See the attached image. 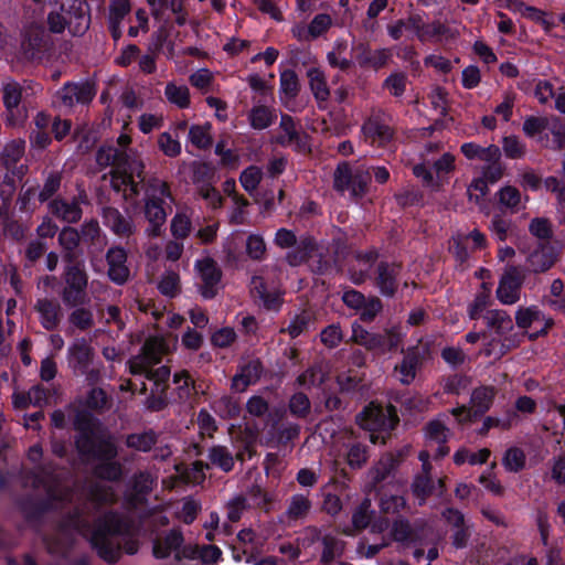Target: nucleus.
Instances as JSON below:
<instances>
[{"instance_id":"052dcab7","label":"nucleus","mask_w":565,"mask_h":565,"mask_svg":"<svg viewBox=\"0 0 565 565\" xmlns=\"http://www.w3.org/2000/svg\"><path fill=\"white\" fill-rule=\"evenodd\" d=\"M526 457L524 451L518 447L509 448L502 459V463L508 471L519 472L525 467Z\"/></svg>"},{"instance_id":"473e14b6","label":"nucleus","mask_w":565,"mask_h":565,"mask_svg":"<svg viewBox=\"0 0 565 565\" xmlns=\"http://www.w3.org/2000/svg\"><path fill=\"white\" fill-rule=\"evenodd\" d=\"M516 345V342L512 338L498 335L487 342L481 353L498 361Z\"/></svg>"},{"instance_id":"a18cd8bd","label":"nucleus","mask_w":565,"mask_h":565,"mask_svg":"<svg viewBox=\"0 0 565 565\" xmlns=\"http://www.w3.org/2000/svg\"><path fill=\"white\" fill-rule=\"evenodd\" d=\"M300 90V83L292 70H285L280 74V96L285 102L294 99Z\"/></svg>"},{"instance_id":"bf43d9fd","label":"nucleus","mask_w":565,"mask_h":565,"mask_svg":"<svg viewBox=\"0 0 565 565\" xmlns=\"http://www.w3.org/2000/svg\"><path fill=\"white\" fill-rule=\"evenodd\" d=\"M158 289L163 296L175 297L181 290L179 274L173 270L166 271L158 282Z\"/></svg>"},{"instance_id":"37998d69","label":"nucleus","mask_w":565,"mask_h":565,"mask_svg":"<svg viewBox=\"0 0 565 565\" xmlns=\"http://www.w3.org/2000/svg\"><path fill=\"white\" fill-rule=\"evenodd\" d=\"M118 449L113 436L102 435L97 437L96 447L94 448L90 459L113 460L117 457Z\"/></svg>"},{"instance_id":"6e6d98bb","label":"nucleus","mask_w":565,"mask_h":565,"mask_svg":"<svg viewBox=\"0 0 565 565\" xmlns=\"http://www.w3.org/2000/svg\"><path fill=\"white\" fill-rule=\"evenodd\" d=\"M288 408L292 416L306 418L311 412V402L305 393L297 392L289 398Z\"/></svg>"},{"instance_id":"c756f323","label":"nucleus","mask_w":565,"mask_h":565,"mask_svg":"<svg viewBox=\"0 0 565 565\" xmlns=\"http://www.w3.org/2000/svg\"><path fill=\"white\" fill-rule=\"evenodd\" d=\"M159 435L153 429H147L139 433H131L126 436L125 444L127 448L149 452L158 443Z\"/></svg>"},{"instance_id":"20e7f679","label":"nucleus","mask_w":565,"mask_h":565,"mask_svg":"<svg viewBox=\"0 0 565 565\" xmlns=\"http://www.w3.org/2000/svg\"><path fill=\"white\" fill-rule=\"evenodd\" d=\"M52 41L46 31L35 24L26 26L22 32L20 53L24 60L32 61L50 50Z\"/></svg>"},{"instance_id":"0eeeda50","label":"nucleus","mask_w":565,"mask_h":565,"mask_svg":"<svg viewBox=\"0 0 565 565\" xmlns=\"http://www.w3.org/2000/svg\"><path fill=\"white\" fill-rule=\"evenodd\" d=\"M195 269L200 277V294L204 299H212L217 295L222 271L216 262L210 257L195 263Z\"/></svg>"},{"instance_id":"4be33fe9","label":"nucleus","mask_w":565,"mask_h":565,"mask_svg":"<svg viewBox=\"0 0 565 565\" xmlns=\"http://www.w3.org/2000/svg\"><path fill=\"white\" fill-rule=\"evenodd\" d=\"M157 483V476L149 471H138L131 478L134 493L128 497V504L136 508L153 490Z\"/></svg>"},{"instance_id":"f03ea898","label":"nucleus","mask_w":565,"mask_h":565,"mask_svg":"<svg viewBox=\"0 0 565 565\" xmlns=\"http://www.w3.org/2000/svg\"><path fill=\"white\" fill-rule=\"evenodd\" d=\"M132 523L116 512H107L95 522L90 543L99 557L108 563H116L122 548L134 555L139 550L138 540L131 537Z\"/></svg>"},{"instance_id":"6ab92c4d","label":"nucleus","mask_w":565,"mask_h":565,"mask_svg":"<svg viewBox=\"0 0 565 565\" xmlns=\"http://www.w3.org/2000/svg\"><path fill=\"white\" fill-rule=\"evenodd\" d=\"M184 536L180 529H171L163 535L158 536L152 544V555L158 559L168 558L183 545Z\"/></svg>"},{"instance_id":"79ce46f5","label":"nucleus","mask_w":565,"mask_h":565,"mask_svg":"<svg viewBox=\"0 0 565 565\" xmlns=\"http://www.w3.org/2000/svg\"><path fill=\"white\" fill-rule=\"evenodd\" d=\"M171 198L169 184L157 177H151L145 181V199L143 201H164Z\"/></svg>"},{"instance_id":"774afa93","label":"nucleus","mask_w":565,"mask_h":565,"mask_svg":"<svg viewBox=\"0 0 565 565\" xmlns=\"http://www.w3.org/2000/svg\"><path fill=\"white\" fill-rule=\"evenodd\" d=\"M352 171L347 162H341L338 164L334 173H333V186L339 192H344L350 189V184L352 181Z\"/></svg>"},{"instance_id":"9b49d317","label":"nucleus","mask_w":565,"mask_h":565,"mask_svg":"<svg viewBox=\"0 0 565 565\" xmlns=\"http://www.w3.org/2000/svg\"><path fill=\"white\" fill-rule=\"evenodd\" d=\"M105 257L108 266V278L117 285L126 284L130 276V270L127 266L128 254L126 249L117 245L111 246L106 252Z\"/></svg>"},{"instance_id":"f704fd0d","label":"nucleus","mask_w":565,"mask_h":565,"mask_svg":"<svg viewBox=\"0 0 565 565\" xmlns=\"http://www.w3.org/2000/svg\"><path fill=\"white\" fill-rule=\"evenodd\" d=\"M316 249V242L312 237H303L296 244V248L288 252L286 260L290 266H299L307 262L313 250Z\"/></svg>"},{"instance_id":"1a4fd4ad","label":"nucleus","mask_w":565,"mask_h":565,"mask_svg":"<svg viewBox=\"0 0 565 565\" xmlns=\"http://www.w3.org/2000/svg\"><path fill=\"white\" fill-rule=\"evenodd\" d=\"M79 231L72 226H64L57 235V243L62 252V258L65 265L84 263L82 259L83 249L81 247Z\"/></svg>"},{"instance_id":"72a5a7b5","label":"nucleus","mask_w":565,"mask_h":565,"mask_svg":"<svg viewBox=\"0 0 565 565\" xmlns=\"http://www.w3.org/2000/svg\"><path fill=\"white\" fill-rule=\"evenodd\" d=\"M352 341L365 347L367 350L381 349L385 345V337L379 333H371L360 324L352 326Z\"/></svg>"},{"instance_id":"412c9836","label":"nucleus","mask_w":565,"mask_h":565,"mask_svg":"<svg viewBox=\"0 0 565 565\" xmlns=\"http://www.w3.org/2000/svg\"><path fill=\"white\" fill-rule=\"evenodd\" d=\"M262 373L263 364L259 360L247 361L232 379V388L241 393L246 391L249 385L259 381Z\"/></svg>"},{"instance_id":"603ef678","label":"nucleus","mask_w":565,"mask_h":565,"mask_svg":"<svg viewBox=\"0 0 565 565\" xmlns=\"http://www.w3.org/2000/svg\"><path fill=\"white\" fill-rule=\"evenodd\" d=\"M497 196L499 204L502 207H505L511 213L519 211L521 205V193L516 188L512 185H505L499 190Z\"/></svg>"},{"instance_id":"0e129e2a","label":"nucleus","mask_w":565,"mask_h":565,"mask_svg":"<svg viewBox=\"0 0 565 565\" xmlns=\"http://www.w3.org/2000/svg\"><path fill=\"white\" fill-rule=\"evenodd\" d=\"M369 459V451L365 445L352 444L347 454V462L352 469H361Z\"/></svg>"},{"instance_id":"c85d7f7f","label":"nucleus","mask_w":565,"mask_h":565,"mask_svg":"<svg viewBox=\"0 0 565 565\" xmlns=\"http://www.w3.org/2000/svg\"><path fill=\"white\" fill-rule=\"evenodd\" d=\"M461 152L469 160L478 159L484 162L499 161L501 158L500 148L495 145L481 147L473 142H467L461 146Z\"/></svg>"},{"instance_id":"2eb2a0df","label":"nucleus","mask_w":565,"mask_h":565,"mask_svg":"<svg viewBox=\"0 0 565 565\" xmlns=\"http://www.w3.org/2000/svg\"><path fill=\"white\" fill-rule=\"evenodd\" d=\"M250 295L259 306L269 311L279 310L284 301L281 292L277 288H268L260 276L252 277Z\"/></svg>"},{"instance_id":"aec40b11","label":"nucleus","mask_w":565,"mask_h":565,"mask_svg":"<svg viewBox=\"0 0 565 565\" xmlns=\"http://www.w3.org/2000/svg\"><path fill=\"white\" fill-rule=\"evenodd\" d=\"M412 31H414L417 38L422 41H428L433 38L446 36L455 38L456 34L450 31L444 23L434 21L433 23L425 24L419 14L411 15Z\"/></svg>"},{"instance_id":"f3484780","label":"nucleus","mask_w":565,"mask_h":565,"mask_svg":"<svg viewBox=\"0 0 565 565\" xmlns=\"http://www.w3.org/2000/svg\"><path fill=\"white\" fill-rule=\"evenodd\" d=\"M79 199L84 200L86 195L79 194L78 198L73 199L71 202L56 198L49 202V210L58 220L68 224H75L81 221L83 215Z\"/></svg>"},{"instance_id":"ea45409f","label":"nucleus","mask_w":565,"mask_h":565,"mask_svg":"<svg viewBox=\"0 0 565 565\" xmlns=\"http://www.w3.org/2000/svg\"><path fill=\"white\" fill-rule=\"evenodd\" d=\"M279 128L281 130V134L277 138L279 143L284 146H301L302 137L297 131L295 121L289 115L281 116Z\"/></svg>"},{"instance_id":"2f4dec72","label":"nucleus","mask_w":565,"mask_h":565,"mask_svg":"<svg viewBox=\"0 0 565 565\" xmlns=\"http://www.w3.org/2000/svg\"><path fill=\"white\" fill-rule=\"evenodd\" d=\"M207 459L211 467H217L223 472H230L234 468V455L223 445H214L207 450Z\"/></svg>"},{"instance_id":"7ed1b4c3","label":"nucleus","mask_w":565,"mask_h":565,"mask_svg":"<svg viewBox=\"0 0 565 565\" xmlns=\"http://www.w3.org/2000/svg\"><path fill=\"white\" fill-rule=\"evenodd\" d=\"M398 422L399 418L393 405L383 407L374 402L365 406L355 417V423L369 431H390Z\"/></svg>"},{"instance_id":"e2e57ef3","label":"nucleus","mask_w":565,"mask_h":565,"mask_svg":"<svg viewBox=\"0 0 565 565\" xmlns=\"http://www.w3.org/2000/svg\"><path fill=\"white\" fill-rule=\"evenodd\" d=\"M516 418L518 415L515 413L508 414L504 418L488 416L483 419L482 426L478 430V434L484 436L491 428H501L503 430H508L512 427Z\"/></svg>"},{"instance_id":"de8ad7c7","label":"nucleus","mask_w":565,"mask_h":565,"mask_svg":"<svg viewBox=\"0 0 565 565\" xmlns=\"http://www.w3.org/2000/svg\"><path fill=\"white\" fill-rule=\"evenodd\" d=\"M73 311L68 315V323L79 331H87L94 327L93 311L84 305L73 307Z\"/></svg>"},{"instance_id":"3c124183","label":"nucleus","mask_w":565,"mask_h":565,"mask_svg":"<svg viewBox=\"0 0 565 565\" xmlns=\"http://www.w3.org/2000/svg\"><path fill=\"white\" fill-rule=\"evenodd\" d=\"M189 140L199 149H206L212 146L211 125H193L189 129Z\"/></svg>"},{"instance_id":"58836bf2","label":"nucleus","mask_w":565,"mask_h":565,"mask_svg":"<svg viewBox=\"0 0 565 565\" xmlns=\"http://www.w3.org/2000/svg\"><path fill=\"white\" fill-rule=\"evenodd\" d=\"M307 76L309 78L310 89L316 99L319 102H327L330 96V90L323 72L319 68L312 67L308 70Z\"/></svg>"},{"instance_id":"9d476101","label":"nucleus","mask_w":565,"mask_h":565,"mask_svg":"<svg viewBox=\"0 0 565 565\" xmlns=\"http://www.w3.org/2000/svg\"><path fill=\"white\" fill-rule=\"evenodd\" d=\"M33 310L36 312L41 326L46 331L56 330L64 317L61 303L54 298H38L34 302Z\"/></svg>"},{"instance_id":"338daca9","label":"nucleus","mask_w":565,"mask_h":565,"mask_svg":"<svg viewBox=\"0 0 565 565\" xmlns=\"http://www.w3.org/2000/svg\"><path fill=\"white\" fill-rule=\"evenodd\" d=\"M371 518V500L364 499L352 514V524L356 530H363L369 526Z\"/></svg>"},{"instance_id":"393cba45","label":"nucleus","mask_w":565,"mask_h":565,"mask_svg":"<svg viewBox=\"0 0 565 565\" xmlns=\"http://www.w3.org/2000/svg\"><path fill=\"white\" fill-rule=\"evenodd\" d=\"M556 260V250L545 243L540 244V246L527 256V263L533 273L547 271L550 268L554 266Z\"/></svg>"},{"instance_id":"39448f33","label":"nucleus","mask_w":565,"mask_h":565,"mask_svg":"<svg viewBox=\"0 0 565 565\" xmlns=\"http://www.w3.org/2000/svg\"><path fill=\"white\" fill-rule=\"evenodd\" d=\"M525 277L524 268L513 265L508 266L499 281L498 299L504 305L515 303L520 299V291Z\"/></svg>"},{"instance_id":"7c9ffc66","label":"nucleus","mask_w":565,"mask_h":565,"mask_svg":"<svg viewBox=\"0 0 565 565\" xmlns=\"http://www.w3.org/2000/svg\"><path fill=\"white\" fill-rule=\"evenodd\" d=\"M329 373L323 363H315L309 366L296 379V383L299 386L310 388L312 386H320L328 380Z\"/></svg>"},{"instance_id":"5fc2aeb1","label":"nucleus","mask_w":565,"mask_h":565,"mask_svg":"<svg viewBox=\"0 0 565 565\" xmlns=\"http://www.w3.org/2000/svg\"><path fill=\"white\" fill-rule=\"evenodd\" d=\"M238 542L243 545L242 553L246 557V562L253 561L260 552L255 544L256 534L252 529H244L237 534Z\"/></svg>"},{"instance_id":"dca6fc26","label":"nucleus","mask_w":565,"mask_h":565,"mask_svg":"<svg viewBox=\"0 0 565 565\" xmlns=\"http://www.w3.org/2000/svg\"><path fill=\"white\" fill-rule=\"evenodd\" d=\"M104 224L117 236L128 238L136 232L131 216L121 213L114 206H106L102 213Z\"/></svg>"},{"instance_id":"4d7b16f0","label":"nucleus","mask_w":565,"mask_h":565,"mask_svg":"<svg viewBox=\"0 0 565 565\" xmlns=\"http://www.w3.org/2000/svg\"><path fill=\"white\" fill-rule=\"evenodd\" d=\"M435 490V483L431 477H426V475H417L414 478L412 483L413 494L419 499L420 504H423L428 497L433 494Z\"/></svg>"},{"instance_id":"cd10ccee","label":"nucleus","mask_w":565,"mask_h":565,"mask_svg":"<svg viewBox=\"0 0 565 565\" xmlns=\"http://www.w3.org/2000/svg\"><path fill=\"white\" fill-rule=\"evenodd\" d=\"M64 287L87 291L88 274L84 263L67 264L63 271Z\"/></svg>"},{"instance_id":"a878e982","label":"nucleus","mask_w":565,"mask_h":565,"mask_svg":"<svg viewBox=\"0 0 565 565\" xmlns=\"http://www.w3.org/2000/svg\"><path fill=\"white\" fill-rule=\"evenodd\" d=\"M164 201H145V216L149 222L147 233L151 237L160 235L161 227L166 223L167 212L163 207Z\"/></svg>"},{"instance_id":"5701e85b","label":"nucleus","mask_w":565,"mask_h":565,"mask_svg":"<svg viewBox=\"0 0 565 565\" xmlns=\"http://www.w3.org/2000/svg\"><path fill=\"white\" fill-rule=\"evenodd\" d=\"M356 50L359 51L356 61L363 68H372L377 71L384 67L392 57V52L390 49H379L373 51L366 44H359Z\"/></svg>"},{"instance_id":"a19ab883","label":"nucleus","mask_w":565,"mask_h":565,"mask_svg":"<svg viewBox=\"0 0 565 565\" xmlns=\"http://www.w3.org/2000/svg\"><path fill=\"white\" fill-rule=\"evenodd\" d=\"M164 96L170 104L185 109L190 106V90L186 85H178L175 82H169L164 88Z\"/></svg>"},{"instance_id":"e433bc0d","label":"nucleus","mask_w":565,"mask_h":565,"mask_svg":"<svg viewBox=\"0 0 565 565\" xmlns=\"http://www.w3.org/2000/svg\"><path fill=\"white\" fill-rule=\"evenodd\" d=\"M117 494L113 487L94 482L88 489V500L96 505H111L117 502Z\"/></svg>"},{"instance_id":"423d86ee","label":"nucleus","mask_w":565,"mask_h":565,"mask_svg":"<svg viewBox=\"0 0 565 565\" xmlns=\"http://www.w3.org/2000/svg\"><path fill=\"white\" fill-rule=\"evenodd\" d=\"M404 352V358L394 369L398 381L404 385H409L416 377L417 370L422 365V361L428 353L427 344L418 341L416 345L409 347Z\"/></svg>"},{"instance_id":"4c0bfd02","label":"nucleus","mask_w":565,"mask_h":565,"mask_svg":"<svg viewBox=\"0 0 565 565\" xmlns=\"http://www.w3.org/2000/svg\"><path fill=\"white\" fill-rule=\"evenodd\" d=\"M398 461L392 454L384 455L369 471L373 484L385 480L397 467Z\"/></svg>"},{"instance_id":"8fccbe9b","label":"nucleus","mask_w":565,"mask_h":565,"mask_svg":"<svg viewBox=\"0 0 565 565\" xmlns=\"http://www.w3.org/2000/svg\"><path fill=\"white\" fill-rule=\"evenodd\" d=\"M94 468V475L103 480L119 481L122 477V465L116 460H103Z\"/></svg>"},{"instance_id":"b1692460","label":"nucleus","mask_w":565,"mask_h":565,"mask_svg":"<svg viewBox=\"0 0 565 565\" xmlns=\"http://www.w3.org/2000/svg\"><path fill=\"white\" fill-rule=\"evenodd\" d=\"M425 433L430 441L438 444L434 456L436 459H441L448 455L449 448L445 444L448 440L450 430L440 417L428 422L425 426Z\"/></svg>"},{"instance_id":"ddd939ff","label":"nucleus","mask_w":565,"mask_h":565,"mask_svg":"<svg viewBox=\"0 0 565 565\" xmlns=\"http://www.w3.org/2000/svg\"><path fill=\"white\" fill-rule=\"evenodd\" d=\"M402 266L394 262H381L376 266L374 284L385 297H393L398 287Z\"/></svg>"},{"instance_id":"13d9d810","label":"nucleus","mask_w":565,"mask_h":565,"mask_svg":"<svg viewBox=\"0 0 565 565\" xmlns=\"http://www.w3.org/2000/svg\"><path fill=\"white\" fill-rule=\"evenodd\" d=\"M173 381L178 385L177 391L180 402H186L195 394L194 382L186 371L175 373Z\"/></svg>"},{"instance_id":"4468645a","label":"nucleus","mask_w":565,"mask_h":565,"mask_svg":"<svg viewBox=\"0 0 565 565\" xmlns=\"http://www.w3.org/2000/svg\"><path fill=\"white\" fill-rule=\"evenodd\" d=\"M96 89L88 81L66 83L58 92L63 106L73 107L76 104H88L95 96Z\"/></svg>"},{"instance_id":"a211bd4d","label":"nucleus","mask_w":565,"mask_h":565,"mask_svg":"<svg viewBox=\"0 0 565 565\" xmlns=\"http://www.w3.org/2000/svg\"><path fill=\"white\" fill-rule=\"evenodd\" d=\"M95 358L94 348L86 339H76L67 350V360L74 372L79 373L83 369L92 366Z\"/></svg>"},{"instance_id":"c9c22d12","label":"nucleus","mask_w":565,"mask_h":565,"mask_svg":"<svg viewBox=\"0 0 565 565\" xmlns=\"http://www.w3.org/2000/svg\"><path fill=\"white\" fill-rule=\"evenodd\" d=\"M487 326L494 329L495 333L500 337L513 330L512 318L503 310H489L484 315Z\"/></svg>"},{"instance_id":"69168bd1","label":"nucleus","mask_w":565,"mask_h":565,"mask_svg":"<svg viewBox=\"0 0 565 565\" xmlns=\"http://www.w3.org/2000/svg\"><path fill=\"white\" fill-rule=\"evenodd\" d=\"M215 411L223 418H235L241 413L239 404L236 399L231 396H222L217 401L214 402Z\"/></svg>"},{"instance_id":"09e8293b","label":"nucleus","mask_w":565,"mask_h":565,"mask_svg":"<svg viewBox=\"0 0 565 565\" xmlns=\"http://www.w3.org/2000/svg\"><path fill=\"white\" fill-rule=\"evenodd\" d=\"M86 406L89 409L103 413L110 409L111 398L102 387L93 386L87 394Z\"/></svg>"},{"instance_id":"c03bdc74","label":"nucleus","mask_w":565,"mask_h":565,"mask_svg":"<svg viewBox=\"0 0 565 565\" xmlns=\"http://www.w3.org/2000/svg\"><path fill=\"white\" fill-rule=\"evenodd\" d=\"M311 509V501L303 494H295L291 497L289 505L286 510V516L289 521L305 519Z\"/></svg>"},{"instance_id":"bb28decb","label":"nucleus","mask_w":565,"mask_h":565,"mask_svg":"<svg viewBox=\"0 0 565 565\" xmlns=\"http://www.w3.org/2000/svg\"><path fill=\"white\" fill-rule=\"evenodd\" d=\"M498 391L494 386H479L471 393L470 404L475 418L487 413L494 401Z\"/></svg>"},{"instance_id":"680f3d73","label":"nucleus","mask_w":565,"mask_h":565,"mask_svg":"<svg viewBox=\"0 0 565 565\" xmlns=\"http://www.w3.org/2000/svg\"><path fill=\"white\" fill-rule=\"evenodd\" d=\"M273 111L266 106L254 107L249 113V122L254 129H265L271 125L274 120Z\"/></svg>"},{"instance_id":"f257e3e1","label":"nucleus","mask_w":565,"mask_h":565,"mask_svg":"<svg viewBox=\"0 0 565 565\" xmlns=\"http://www.w3.org/2000/svg\"><path fill=\"white\" fill-rule=\"evenodd\" d=\"M96 163L100 168L113 167L109 172L110 186L122 193L125 201L134 200L140 194L139 185L146 181V166L139 157H131L113 145H104L96 152Z\"/></svg>"},{"instance_id":"864d4df0","label":"nucleus","mask_w":565,"mask_h":565,"mask_svg":"<svg viewBox=\"0 0 565 565\" xmlns=\"http://www.w3.org/2000/svg\"><path fill=\"white\" fill-rule=\"evenodd\" d=\"M323 550L321 553L320 561L322 563H330L335 557H339L342 555L344 551V542L341 540H338L337 537L332 535H324L321 540Z\"/></svg>"},{"instance_id":"f8f14e48","label":"nucleus","mask_w":565,"mask_h":565,"mask_svg":"<svg viewBox=\"0 0 565 565\" xmlns=\"http://www.w3.org/2000/svg\"><path fill=\"white\" fill-rule=\"evenodd\" d=\"M65 11L64 6L61 7ZM68 31L75 36L84 35L90 25L89 8L85 0H72L66 9Z\"/></svg>"},{"instance_id":"49530a36","label":"nucleus","mask_w":565,"mask_h":565,"mask_svg":"<svg viewBox=\"0 0 565 565\" xmlns=\"http://www.w3.org/2000/svg\"><path fill=\"white\" fill-rule=\"evenodd\" d=\"M168 352V347L162 338H149L142 347V355L153 365L161 361L162 356Z\"/></svg>"},{"instance_id":"6e6552de","label":"nucleus","mask_w":565,"mask_h":565,"mask_svg":"<svg viewBox=\"0 0 565 565\" xmlns=\"http://www.w3.org/2000/svg\"><path fill=\"white\" fill-rule=\"evenodd\" d=\"M379 258L374 249L353 252L348 260V275L354 285H362L370 277V270Z\"/></svg>"}]
</instances>
